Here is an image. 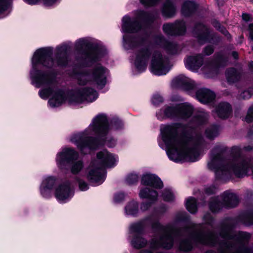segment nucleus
<instances>
[{"mask_svg":"<svg viewBox=\"0 0 253 253\" xmlns=\"http://www.w3.org/2000/svg\"><path fill=\"white\" fill-rule=\"evenodd\" d=\"M134 20L125 15L122 20V31L123 35V45L126 49L136 48L135 54L132 57V62L138 72L144 71L147 67L148 61L151 57L150 71L154 75H166L170 66L168 59L163 56L159 51H152V47L147 43V39L143 36L130 37L128 34L135 33L142 29V24L138 20H147L148 13L144 10H137L133 12Z\"/></svg>","mask_w":253,"mask_h":253,"instance_id":"1","label":"nucleus"},{"mask_svg":"<svg viewBox=\"0 0 253 253\" xmlns=\"http://www.w3.org/2000/svg\"><path fill=\"white\" fill-rule=\"evenodd\" d=\"M72 43L67 42L56 47L55 59L50 57L53 48L50 46L39 48L35 50L31 58V69L30 77L31 83L36 87H45L50 88L56 84V75L53 70L42 71L39 70L41 66L49 69H53L56 66H66L69 62L67 52L71 49Z\"/></svg>","mask_w":253,"mask_h":253,"instance_id":"2","label":"nucleus"},{"mask_svg":"<svg viewBox=\"0 0 253 253\" xmlns=\"http://www.w3.org/2000/svg\"><path fill=\"white\" fill-rule=\"evenodd\" d=\"M183 129L178 123L162 125L159 145L173 162L196 161L200 155L199 146L193 139L182 134Z\"/></svg>","mask_w":253,"mask_h":253,"instance_id":"3","label":"nucleus"},{"mask_svg":"<svg viewBox=\"0 0 253 253\" xmlns=\"http://www.w3.org/2000/svg\"><path fill=\"white\" fill-rule=\"evenodd\" d=\"M68 140L83 154L90 153L100 145L113 147L116 144V140L110 135L107 116L104 114L96 116L84 130L72 134Z\"/></svg>","mask_w":253,"mask_h":253,"instance_id":"4","label":"nucleus"},{"mask_svg":"<svg viewBox=\"0 0 253 253\" xmlns=\"http://www.w3.org/2000/svg\"><path fill=\"white\" fill-rule=\"evenodd\" d=\"M39 94L43 99H47L51 96L48 101L49 106L51 108L57 107L63 104L66 100L73 105H79L84 102H92L98 97L97 92L93 88L84 87L77 89L71 91L68 96L65 92L54 87L49 88H43L39 90Z\"/></svg>","mask_w":253,"mask_h":253,"instance_id":"5","label":"nucleus"},{"mask_svg":"<svg viewBox=\"0 0 253 253\" xmlns=\"http://www.w3.org/2000/svg\"><path fill=\"white\" fill-rule=\"evenodd\" d=\"M109 74V71L107 68L97 64L90 69L73 73L70 76L76 79L80 85L90 84L98 89H102L107 84V78Z\"/></svg>","mask_w":253,"mask_h":253,"instance_id":"6","label":"nucleus"},{"mask_svg":"<svg viewBox=\"0 0 253 253\" xmlns=\"http://www.w3.org/2000/svg\"><path fill=\"white\" fill-rule=\"evenodd\" d=\"M221 161V154L220 153L214 154L212 152L211 156V160L208 163V167L210 169H215L216 174L219 171H228L233 172L238 177H241L246 175L251 168L253 171V166L251 167L248 162L241 161L239 159H234L231 161L228 162L226 165L217 168Z\"/></svg>","mask_w":253,"mask_h":253,"instance_id":"7","label":"nucleus"},{"mask_svg":"<svg viewBox=\"0 0 253 253\" xmlns=\"http://www.w3.org/2000/svg\"><path fill=\"white\" fill-rule=\"evenodd\" d=\"M75 46L77 49H81L83 48H95V49L84 55V63L86 66L91 65L95 62L102 60L108 53L106 48L104 46L101 45L95 39L89 37L80 38L77 40L75 42Z\"/></svg>","mask_w":253,"mask_h":253,"instance_id":"8","label":"nucleus"},{"mask_svg":"<svg viewBox=\"0 0 253 253\" xmlns=\"http://www.w3.org/2000/svg\"><path fill=\"white\" fill-rule=\"evenodd\" d=\"M193 107L188 103H184L174 106H166L156 113L158 119L163 120L166 118L187 119L193 112Z\"/></svg>","mask_w":253,"mask_h":253,"instance_id":"9","label":"nucleus"},{"mask_svg":"<svg viewBox=\"0 0 253 253\" xmlns=\"http://www.w3.org/2000/svg\"><path fill=\"white\" fill-rule=\"evenodd\" d=\"M161 228L163 235L160 239V243H157L155 240H153L150 243V250H142L140 253H162L157 251L159 247L169 249L172 246L173 236L177 234V231L171 225H168L165 227H161Z\"/></svg>","mask_w":253,"mask_h":253,"instance_id":"10","label":"nucleus"},{"mask_svg":"<svg viewBox=\"0 0 253 253\" xmlns=\"http://www.w3.org/2000/svg\"><path fill=\"white\" fill-rule=\"evenodd\" d=\"M239 203L237 196L233 193L225 192L220 197L212 198L210 203V209L213 212L219 211L222 207L234 208Z\"/></svg>","mask_w":253,"mask_h":253,"instance_id":"11","label":"nucleus"},{"mask_svg":"<svg viewBox=\"0 0 253 253\" xmlns=\"http://www.w3.org/2000/svg\"><path fill=\"white\" fill-rule=\"evenodd\" d=\"M79 158V153L73 147H64L59 151L55 156V162L60 169L66 168V164H70Z\"/></svg>","mask_w":253,"mask_h":253,"instance_id":"12","label":"nucleus"},{"mask_svg":"<svg viewBox=\"0 0 253 253\" xmlns=\"http://www.w3.org/2000/svg\"><path fill=\"white\" fill-rule=\"evenodd\" d=\"M145 222L146 220H143L132 223L129 226V232L133 236L131 241V245L135 249H140L147 244V240L140 235L145 227Z\"/></svg>","mask_w":253,"mask_h":253,"instance_id":"13","label":"nucleus"},{"mask_svg":"<svg viewBox=\"0 0 253 253\" xmlns=\"http://www.w3.org/2000/svg\"><path fill=\"white\" fill-rule=\"evenodd\" d=\"M104 169L97 164V162L92 160L86 170V177L90 182L95 185L102 184L105 179Z\"/></svg>","mask_w":253,"mask_h":253,"instance_id":"14","label":"nucleus"},{"mask_svg":"<svg viewBox=\"0 0 253 253\" xmlns=\"http://www.w3.org/2000/svg\"><path fill=\"white\" fill-rule=\"evenodd\" d=\"M74 195V187L72 182L67 180L56 187L54 195L58 202L65 203L70 201Z\"/></svg>","mask_w":253,"mask_h":253,"instance_id":"15","label":"nucleus"},{"mask_svg":"<svg viewBox=\"0 0 253 253\" xmlns=\"http://www.w3.org/2000/svg\"><path fill=\"white\" fill-rule=\"evenodd\" d=\"M189 226L184 229V232L188 234L190 238L202 244L210 245L214 244V235L213 234H204L201 231H197L199 226L195 225L192 222L189 223Z\"/></svg>","mask_w":253,"mask_h":253,"instance_id":"16","label":"nucleus"},{"mask_svg":"<svg viewBox=\"0 0 253 253\" xmlns=\"http://www.w3.org/2000/svg\"><path fill=\"white\" fill-rule=\"evenodd\" d=\"M138 195L140 199L148 200V202H142L140 205V210L143 212L148 211L157 201L159 197L156 190L149 188H141Z\"/></svg>","mask_w":253,"mask_h":253,"instance_id":"17","label":"nucleus"},{"mask_svg":"<svg viewBox=\"0 0 253 253\" xmlns=\"http://www.w3.org/2000/svg\"><path fill=\"white\" fill-rule=\"evenodd\" d=\"M94 160L104 169L105 167L112 168L116 166L119 158L116 155L103 150L97 153L96 158Z\"/></svg>","mask_w":253,"mask_h":253,"instance_id":"18","label":"nucleus"},{"mask_svg":"<svg viewBox=\"0 0 253 253\" xmlns=\"http://www.w3.org/2000/svg\"><path fill=\"white\" fill-rule=\"evenodd\" d=\"M141 184L144 186L153 188L154 190L161 189L164 184L160 178L155 174L150 172L143 173L140 179Z\"/></svg>","mask_w":253,"mask_h":253,"instance_id":"19","label":"nucleus"},{"mask_svg":"<svg viewBox=\"0 0 253 253\" xmlns=\"http://www.w3.org/2000/svg\"><path fill=\"white\" fill-rule=\"evenodd\" d=\"M186 67L192 71H197L202 65V69L205 70L207 68L211 69V64L205 63L203 64V57L199 54L196 56H189L187 58L185 61Z\"/></svg>","mask_w":253,"mask_h":253,"instance_id":"20","label":"nucleus"},{"mask_svg":"<svg viewBox=\"0 0 253 253\" xmlns=\"http://www.w3.org/2000/svg\"><path fill=\"white\" fill-rule=\"evenodd\" d=\"M172 85L173 87H181L188 91L193 90L196 87V84L193 80L184 75H179L175 78L172 81Z\"/></svg>","mask_w":253,"mask_h":253,"instance_id":"21","label":"nucleus"},{"mask_svg":"<svg viewBox=\"0 0 253 253\" xmlns=\"http://www.w3.org/2000/svg\"><path fill=\"white\" fill-rule=\"evenodd\" d=\"M164 32L169 35H180L185 32V25L183 21H179L174 24H166L163 26Z\"/></svg>","mask_w":253,"mask_h":253,"instance_id":"22","label":"nucleus"},{"mask_svg":"<svg viewBox=\"0 0 253 253\" xmlns=\"http://www.w3.org/2000/svg\"><path fill=\"white\" fill-rule=\"evenodd\" d=\"M196 98L203 103H208L212 101L215 97L213 92L207 88H201L196 93Z\"/></svg>","mask_w":253,"mask_h":253,"instance_id":"23","label":"nucleus"},{"mask_svg":"<svg viewBox=\"0 0 253 253\" xmlns=\"http://www.w3.org/2000/svg\"><path fill=\"white\" fill-rule=\"evenodd\" d=\"M230 105L227 102H222L218 104L215 109V112L220 118H227L231 113Z\"/></svg>","mask_w":253,"mask_h":253,"instance_id":"24","label":"nucleus"},{"mask_svg":"<svg viewBox=\"0 0 253 253\" xmlns=\"http://www.w3.org/2000/svg\"><path fill=\"white\" fill-rule=\"evenodd\" d=\"M196 29L200 30V34L198 36L199 42L203 43L211 41V39L212 38V35L210 34L207 27L203 24H199L197 26Z\"/></svg>","mask_w":253,"mask_h":253,"instance_id":"25","label":"nucleus"},{"mask_svg":"<svg viewBox=\"0 0 253 253\" xmlns=\"http://www.w3.org/2000/svg\"><path fill=\"white\" fill-rule=\"evenodd\" d=\"M139 211V203L133 199L127 202L125 207V213L128 216H136Z\"/></svg>","mask_w":253,"mask_h":253,"instance_id":"26","label":"nucleus"},{"mask_svg":"<svg viewBox=\"0 0 253 253\" xmlns=\"http://www.w3.org/2000/svg\"><path fill=\"white\" fill-rule=\"evenodd\" d=\"M70 170L73 174H78L84 169V165L82 159H77L69 164Z\"/></svg>","mask_w":253,"mask_h":253,"instance_id":"27","label":"nucleus"},{"mask_svg":"<svg viewBox=\"0 0 253 253\" xmlns=\"http://www.w3.org/2000/svg\"><path fill=\"white\" fill-rule=\"evenodd\" d=\"M175 11V8L174 5L169 0H167L164 4L162 12L163 15L168 17L173 15Z\"/></svg>","mask_w":253,"mask_h":253,"instance_id":"28","label":"nucleus"},{"mask_svg":"<svg viewBox=\"0 0 253 253\" xmlns=\"http://www.w3.org/2000/svg\"><path fill=\"white\" fill-rule=\"evenodd\" d=\"M160 42L159 44L163 46L170 53L174 54L176 53L177 45L175 43L167 41L162 37H160Z\"/></svg>","mask_w":253,"mask_h":253,"instance_id":"29","label":"nucleus"},{"mask_svg":"<svg viewBox=\"0 0 253 253\" xmlns=\"http://www.w3.org/2000/svg\"><path fill=\"white\" fill-rule=\"evenodd\" d=\"M41 183L45 186L54 189L57 183V178L52 175H45L42 177Z\"/></svg>","mask_w":253,"mask_h":253,"instance_id":"30","label":"nucleus"},{"mask_svg":"<svg viewBox=\"0 0 253 253\" xmlns=\"http://www.w3.org/2000/svg\"><path fill=\"white\" fill-rule=\"evenodd\" d=\"M107 126L109 128V132L112 130L119 131L124 128V125L122 121L118 119H114L112 120L110 124H109L107 122Z\"/></svg>","mask_w":253,"mask_h":253,"instance_id":"31","label":"nucleus"},{"mask_svg":"<svg viewBox=\"0 0 253 253\" xmlns=\"http://www.w3.org/2000/svg\"><path fill=\"white\" fill-rule=\"evenodd\" d=\"M53 189L45 186L43 184L40 183L39 191L41 196L45 199H49L51 197Z\"/></svg>","mask_w":253,"mask_h":253,"instance_id":"32","label":"nucleus"},{"mask_svg":"<svg viewBox=\"0 0 253 253\" xmlns=\"http://www.w3.org/2000/svg\"><path fill=\"white\" fill-rule=\"evenodd\" d=\"M53 189L45 186L43 184L40 183L39 191L41 196L45 199H49L51 197Z\"/></svg>","mask_w":253,"mask_h":253,"instance_id":"33","label":"nucleus"},{"mask_svg":"<svg viewBox=\"0 0 253 253\" xmlns=\"http://www.w3.org/2000/svg\"><path fill=\"white\" fill-rule=\"evenodd\" d=\"M185 206L187 211L190 213H194L197 211V202L194 198L189 197L187 198L186 201Z\"/></svg>","mask_w":253,"mask_h":253,"instance_id":"34","label":"nucleus"},{"mask_svg":"<svg viewBox=\"0 0 253 253\" xmlns=\"http://www.w3.org/2000/svg\"><path fill=\"white\" fill-rule=\"evenodd\" d=\"M196 8L195 3L191 1H185L182 7V12L185 15H187L193 11Z\"/></svg>","mask_w":253,"mask_h":253,"instance_id":"35","label":"nucleus"},{"mask_svg":"<svg viewBox=\"0 0 253 253\" xmlns=\"http://www.w3.org/2000/svg\"><path fill=\"white\" fill-rule=\"evenodd\" d=\"M228 82L233 83L238 81L240 78V75L235 69L232 68L228 70L226 73Z\"/></svg>","mask_w":253,"mask_h":253,"instance_id":"36","label":"nucleus"},{"mask_svg":"<svg viewBox=\"0 0 253 253\" xmlns=\"http://www.w3.org/2000/svg\"><path fill=\"white\" fill-rule=\"evenodd\" d=\"M219 128L217 126H212L206 130V135L209 138H213L219 134Z\"/></svg>","mask_w":253,"mask_h":253,"instance_id":"37","label":"nucleus"},{"mask_svg":"<svg viewBox=\"0 0 253 253\" xmlns=\"http://www.w3.org/2000/svg\"><path fill=\"white\" fill-rule=\"evenodd\" d=\"M139 179V174L136 172H132L129 173L126 178V183L129 185H132L135 184L137 183Z\"/></svg>","mask_w":253,"mask_h":253,"instance_id":"38","label":"nucleus"},{"mask_svg":"<svg viewBox=\"0 0 253 253\" xmlns=\"http://www.w3.org/2000/svg\"><path fill=\"white\" fill-rule=\"evenodd\" d=\"M24 1L30 4H34L37 3L39 0H24ZM60 0H43V3L47 6H52L58 2Z\"/></svg>","mask_w":253,"mask_h":253,"instance_id":"39","label":"nucleus"},{"mask_svg":"<svg viewBox=\"0 0 253 253\" xmlns=\"http://www.w3.org/2000/svg\"><path fill=\"white\" fill-rule=\"evenodd\" d=\"M162 197L166 201H172L174 198V196L171 189L166 188L162 193Z\"/></svg>","mask_w":253,"mask_h":253,"instance_id":"40","label":"nucleus"},{"mask_svg":"<svg viewBox=\"0 0 253 253\" xmlns=\"http://www.w3.org/2000/svg\"><path fill=\"white\" fill-rule=\"evenodd\" d=\"M208 115L205 112H202L196 117L194 121L198 125H200L205 122L207 119Z\"/></svg>","mask_w":253,"mask_h":253,"instance_id":"41","label":"nucleus"},{"mask_svg":"<svg viewBox=\"0 0 253 253\" xmlns=\"http://www.w3.org/2000/svg\"><path fill=\"white\" fill-rule=\"evenodd\" d=\"M79 189L82 191H86L89 189V185L81 177L77 179Z\"/></svg>","mask_w":253,"mask_h":253,"instance_id":"42","label":"nucleus"},{"mask_svg":"<svg viewBox=\"0 0 253 253\" xmlns=\"http://www.w3.org/2000/svg\"><path fill=\"white\" fill-rule=\"evenodd\" d=\"M192 248L191 241L189 240L182 241L179 245V248L183 251H189Z\"/></svg>","mask_w":253,"mask_h":253,"instance_id":"43","label":"nucleus"},{"mask_svg":"<svg viewBox=\"0 0 253 253\" xmlns=\"http://www.w3.org/2000/svg\"><path fill=\"white\" fill-rule=\"evenodd\" d=\"M126 198V194L122 192L116 193L113 197V202L115 204H119L123 202Z\"/></svg>","mask_w":253,"mask_h":253,"instance_id":"44","label":"nucleus"},{"mask_svg":"<svg viewBox=\"0 0 253 253\" xmlns=\"http://www.w3.org/2000/svg\"><path fill=\"white\" fill-rule=\"evenodd\" d=\"M253 95V87L242 92L240 95V98L243 99H248Z\"/></svg>","mask_w":253,"mask_h":253,"instance_id":"45","label":"nucleus"},{"mask_svg":"<svg viewBox=\"0 0 253 253\" xmlns=\"http://www.w3.org/2000/svg\"><path fill=\"white\" fill-rule=\"evenodd\" d=\"M212 25L215 28L219 30L225 36H227V38H229L230 34L228 32L224 27H222L218 21H214L212 22Z\"/></svg>","mask_w":253,"mask_h":253,"instance_id":"46","label":"nucleus"},{"mask_svg":"<svg viewBox=\"0 0 253 253\" xmlns=\"http://www.w3.org/2000/svg\"><path fill=\"white\" fill-rule=\"evenodd\" d=\"M159 0H139L141 4L146 7L155 6Z\"/></svg>","mask_w":253,"mask_h":253,"instance_id":"47","label":"nucleus"},{"mask_svg":"<svg viewBox=\"0 0 253 253\" xmlns=\"http://www.w3.org/2000/svg\"><path fill=\"white\" fill-rule=\"evenodd\" d=\"M245 121L248 123L253 121V106L249 108L247 115L245 118Z\"/></svg>","mask_w":253,"mask_h":253,"instance_id":"48","label":"nucleus"},{"mask_svg":"<svg viewBox=\"0 0 253 253\" xmlns=\"http://www.w3.org/2000/svg\"><path fill=\"white\" fill-rule=\"evenodd\" d=\"M214 49L212 46L209 45L206 46L203 52L205 55H210L213 52Z\"/></svg>","mask_w":253,"mask_h":253,"instance_id":"49","label":"nucleus"},{"mask_svg":"<svg viewBox=\"0 0 253 253\" xmlns=\"http://www.w3.org/2000/svg\"><path fill=\"white\" fill-rule=\"evenodd\" d=\"M215 191L216 188L213 185L208 186L205 189V192L206 194L208 195H211V194H213L215 193Z\"/></svg>","mask_w":253,"mask_h":253,"instance_id":"50","label":"nucleus"},{"mask_svg":"<svg viewBox=\"0 0 253 253\" xmlns=\"http://www.w3.org/2000/svg\"><path fill=\"white\" fill-rule=\"evenodd\" d=\"M163 98L159 95H155L152 98V102L154 104L157 105L163 102Z\"/></svg>","mask_w":253,"mask_h":253,"instance_id":"51","label":"nucleus"},{"mask_svg":"<svg viewBox=\"0 0 253 253\" xmlns=\"http://www.w3.org/2000/svg\"><path fill=\"white\" fill-rule=\"evenodd\" d=\"M177 218L179 220H183L188 218V216L185 212H180L177 215Z\"/></svg>","mask_w":253,"mask_h":253,"instance_id":"52","label":"nucleus"},{"mask_svg":"<svg viewBox=\"0 0 253 253\" xmlns=\"http://www.w3.org/2000/svg\"><path fill=\"white\" fill-rule=\"evenodd\" d=\"M242 18L244 21L247 22L252 21L253 20L252 16L246 13H243L242 14Z\"/></svg>","mask_w":253,"mask_h":253,"instance_id":"53","label":"nucleus"},{"mask_svg":"<svg viewBox=\"0 0 253 253\" xmlns=\"http://www.w3.org/2000/svg\"><path fill=\"white\" fill-rule=\"evenodd\" d=\"M248 30L249 32L250 38L253 41V23H251L249 25Z\"/></svg>","mask_w":253,"mask_h":253,"instance_id":"54","label":"nucleus"},{"mask_svg":"<svg viewBox=\"0 0 253 253\" xmlns=\"http://www.w3.org/2000/svg\"><path fill=\"white\" fill-rule=\"evenodd\" d=\"M224 60V57L222 56H217L216 61L217 62L219 63L220 64H221V62H222V60Z\"/></svg>","mask_w":253,"mask_h":253,"instance_id":"55","label":"nucleus"},{"mask_svg":"<svg viewBox=\"0 0 253 253\" xmlns=\"http://www.w3.org/2000/svg\"><path fill=\"white\" fill-rule=\"evenodd\" d=\"M253 149V146L252 145H249L248 146H246L244 148V149L245 151H250Z\"/></svg>","mask_w":253,"mask_h":253,"instance_id":"56","label":"nucleus"},{"mask_svg":"<svg viewBox=\"0 0 253 253\" xmlns=\"http://www.w3.org/2000/svg\"><path fill=\"white\" fill-rule=\"evenodd\" d=\"M223 236L225 238H231V236H230L229 233H228V232L226 234L223 235Z\"/></svg>","mask_w":253,"mask_h":253,"instance_id":"57","label":"nucleus"},{"mask_svg":"<svg viewBox=\"0 0 253 253\" xmlns=\"http://www.w3.org/2000/svg\"><path fill=\"white\" fill-rule=\"evenodd\" d=\"M232 55L235 59H237L238 56V53L236 52H233Z\"/></svg>","mask_w":253,"mask_h":253,"instance_id":"58","label":"nucleus"},{"mask_svg":"<svg viewBox=\"0 0 253 253\" xmlns=\"http://www.w3.org/2000/svg\"><path fill=\"white\" fill-rule=\"evenodd\" d=\"M249 67L251 69H253V62H251L249 63Z\"/></svg>","mask_w":253,"mask_h":253,"instance_id":"59","label":"nucleus"}]
</instances>
